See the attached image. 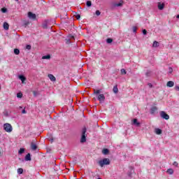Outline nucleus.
Here are the masks:
<instances>
[{"instance_id":"f257e3e1","label":"nucleus","mask_w":179,"mask_h":179,"mask_svg":"<svg viewBox=\"0 0 179 179\" xmlns=\"http://www.w3.org/2000/svg\"><path fill=\"white\" fill-rule=\"evenodd\" d=\"M110 163V159L108 158H104L98 162V164H99L101 167H103L104 166H108Z\"/></svg>"},{"instance_id":"f03ea898","label":"nucleus","mask_w":179,"mask_h":179,"mask_svg":"<svg viewBox=\"0 0 179 179\" xmlns=\"http://www.w3.org/2000/svg\"><path fill=\"white\" fill-rule=\"evenodd\" d=\"M87 129L86 127L83 128L82 129V135H81V138H80V143H85L86 142V131Z\"/></svg>"},{"instance_id":"7ed1b4c3","label":"nucleus","mask_w":179,"mask_h":179,"mask_svg":"<svg viewBox=\"0 0 179 179\" xmlns=\"http://www.w3.org/2000/svg\"><path fill=\"white\" fill-rule=\"evenodd\" d=\"M3 129L6 131V132H12L13 128L12 127V125L9 123H5L3 124Z\"/></svg>"},{"instance_id":"20e7f679","label":"nucleus","mask_w":179,"mask_h":179,"mask_svg":"<svg viewBox=\"0 0 179 179\" xmlns=\"http://www.w3.org/2000/svg\"><path fill=\"white\" fill-rule=\"evenodd\" d=\"M159 115L161 118H163V120H170V115H169V114H166L164 110L159 112Z\"/></svg>"},{"instance_id":"39448f33","label":"nucleus","mask_w":179,"mask_h":179,"mask_svg":"<svg viewBox=\"0 0 179 179\" xmlns=\"http://www.w3.org/2000/svg\"><path fill=\"white\" fill-rule=\"evenodd\" d=\"M97 99H98L99 101H100V103H104V101L106 100V96H104V94H100L98 95Z\"/></svg>"},{"instance_id":"423d86ee","label":"nucleus","mask_w":179,"mask_h":179,"mask_svg":"<svg viewBox=\"0 0 179 179\" xmlns=\"http://www.w3.org/2000/svg\"><path fill=\"white\" fill-rule=\"evenodd\" d=\"M37 145H36V140H33L31 143V150L36 151L37 150Z\"/></svg>"},{"instance_id":"0eeeda50","label":"nucleus","mask_w":179,"mask_h":179,"mask_svg":"<svg viewBox=\"0 0 179 179\" xmlns=\"http://www.w3.org/2000/svg\"><path fill=\"white\" fill-rule=\"evenodd\" d=\"M28 17L29 19H32V20H36L37 16L36 15V14L31 13V12H29L28 13Z\"/></svg>"},{"instance_id":"6e6552de","label":"nucleus","mask_w":179,"mask_h":179,"mask_svg":"<svg viewBox=\"0 0 179 179\" xmlns=\"http://www.w3.org/2000/svg\"><path fill=\"white\" fill-rule=\"evenodd\" d=\"M135 173V171L134 170V167L130 166L129 167V171L128 172V176L130 177V178H132V175Z\"/></svg>"},{"instance_id":"1a4fd4ad","label":"nucleus","mask_w":179,"mask_h":179,"mask_svg":"<svg viewBox=\"0 0 179 179\" xmlns=\"http://www.w3.org/2000/svg\"><path fill=\"white\" fill-rule=\"evenodd\" d=\"M158 9L159 10H163L164 9V3L158 2L157 3Z\"/></svg>"},{"instance_id":"9d476101","label":"nucleus","mask_w":179,"mask_h":179,"mask_svg":"<svg viewBox=\"0 0 179 179\" xmlns=\"http://www.w3.org/2000/svg\"><path fill=\"white\" fill-rule=\"evenodd\" d=\"M43 29H48V20H45L42 24Z\"/></svg>"},{"instance_id":"9b49d317","label":"nucleus","mask_w":179,"mask_h":179,"mask_svg":"<svg viewBox=\"0 0 179 179\" xmlns=\"http://www.w3.org/2000/svg\"><path fill=\"white\" fill-rule=\"evenodd\" d=\"M133 125H136V127H141V122H138V119H134L132 122Z\"/></svg>"},{"instance_id":"f8f14e48","label":"nucleus","mask_w":179,"mask_h":179,"mask_svg":"<svg viewBox=\"0 0 179 179\" xmlns=\"http://www.w3.org/2000/svg\"><path fill=\"white\" fill-rule=\"evenodd\" d=\"M158 108L157 106H152L150 108V114L153 115L155 114V113H156V111H157Z\"/></svg>"},{"instance_id":"ddd939ff","label":"nucleus","mask_w":179,"mask_h":179,"mask_svg":"<svg viewBox=\"0 0 179 179\" xmlns=\"http://www.w3.org/2000/svg\"><path fill=\"white\" fill-rule=\"evenodd\" d=\"M25 161L26 162H31V155H30V153H28L26 156H25Z\"/></svg>"},{"instance_id":"4468645a","label":"nucleus","mask_w":179,"mask_h":179,"mask_svg":"<svg viewBox=\"0 0 179 179\" xmlns=\"http://www.w3.org/2000/svg\"><path fill=\"white\" fill-rule=\"evenodd\" d=\"M48 78L49 79H50V80H52V82H55V80H57V78H55V76H54V75L52 74H48Z\"/></svg>"},{"instance_id":"2eb2a0df","label":"nucleus","mask_w":179,"mask_h":179,"mask_svg":"<svg viewBox=\"0 0 179 179\" xmlns=\"http://www.w3.org/2000/svg\"><path fill=\"white\" fill-rule=\"evenodd\" d=\"M155 132L157 135H162V134L163 133V131L160 129H155Z\"/></svg>"},{"instance_id":"dca6fc26","label":"nucleus","mask_w":179,"mask_h":179,"mask_svg":"<svg viewBox=\"0 0 179 179\" xmlns=\"http://www.w3.org/2000/svg\"><path fill=\"white\" fill-rule=\"evenodd\" d=\"M19 79L21 80L22 83H24V81L26 80V77H24V76L23 75H20L18 76Z\"/></svg>"},{"instance_id":"f3484780","label":"nucleus","mask_w":179,"mask_h":179,"mask_svg":"<svg viewBox=\"0 0 179 179\" xmlns=\"http://www.w3.org/2000/svg\"><path fill=\"white\" fill-rule=\"evenodd\" d=\"M113 93H115V94H117V93H118V85H115L113 88Z\"/></svg>"},{"instance_id":"a211bd4d","label":"nucleus","mask_w":179,"mask_h":179,"mask_svg":"<svg viewBox=\"0 0 179 179\" xmlns=\"http://www.w3.org/2000/svg\"><path fill=\"white\" fill-rule=\"evenodd\" d=\"M3 27L4 30H9V24L8 22H4Z\"/></svg>"},{"instance_id":"6ab92c4d","label":"nucleus","mask_w":179,"mask_h":179,"mask_svg":"<svg viewBox=\"0 0 179 179\" xmlns=\"http://www.w3.org/2000/svg\"><path fill=\"white\" fill-rule=\"evenodd\" d=\"M166 86L168 87H173V86H174V82L173 81H169L167 83H166Z\"/></svg>"},{"instance_id":"aec40b11","label":"nucleus","mask_w":179,"mask_h":179,"mask_svg":"<svg viewBox=\"0 0 179 179\" xmlns=\"http://www.w3.org/2000/svg\"><path fill=\"white\" fill-rule=\"evenodd\" d=\"M109 152H110V150H108V149H107V148H104L102 150L103 155H108Z\"/></svg>"},{"instance_id":"412c9836","label":"nucleus","mask_w":179,"mask_h":179,"mask_svg":"<svg viewBox=\"0 0 179 179\" xmlns=\"http://www.w3.org/2000/svg\"><path fill=\"white\" fill-rule=\"evenodd\" d=\"M51 59V55H47L42 57V59Z\"/></svg>"},{"instance_id":"4be33fe9","label":"nucleus","mask_w":179,"mask_h":179,"mask_svg":"<svg viewBox=\"0 0 179 179\" xmlns=\"http://www.w3.org/2000/svg\"><path fill=\"white\" fill-rule=\"evenodd\" d=\"M159 42H157L156 41L153 42L152 47H154V48L159 47Z\"/></svg>"},{"instance_id":"5701e85b","label":"nucleus","mask_w":179,"mask_h":179,"mask_svg":"<svg viewBox=\"0 0 179 179\" xmlns=\"http://www.w3.org/2000/svg\"><path fill=\"white\" fill-rule=\"evenodd\" d=\"M166 172L170 175L174 174V170L173 169H169Z\"/></svg>"},{"instance_id":"b1692460","label":"nucleus","mask_w":179,"mask_h":179,"mask_svg":"<svg viewBox=\"0 0 179 179\" xmlns=\"http://www.w3.org/2000/svg\"><path fill=\"white\" fill-rule=\"evenodd\" d=\"M14 54H15V55H19L20 54V50L17 48L14 49Z\"/></svg>"},{"instance_id":"393cba45","label":"nucleus","mask_w":179,"mask_h":179,"mask_svg":"<svg viewBox=\"0 0 179 179\" xmlns=\"http://www.w3.org/2000/svg\"><path fill=\"white\" fill-rule=\"evenodd\" d=\"M106 43H107V44H111V43H113V38H108L106 39Z\"/></svg>"},{"instance_id":"a878e982","label":"nucleus","mask_w":179,"mask_h":179,"mask_svg":"<svg viewBox=\"0 0 179 179\" xmlns=\"http://www.w3.org/2000/svg\"><path fill=\"white\" fill-rule=\"evenodd\" d=\"M17 99H22V97H23V94L22 92L17 93Z\"/></svg>"},{"instance_id":"bb28decb","label":"nucleus","mask_w":179,"mask_h":179,"mask_svg":"<svg viewBox=\"0 0 179 179\" xmlns=\"http://www.w3.org/2000/svg\"><path fill=\"white\" fill-rule=\"evenodd\" d=\"M19 155H23L24 153V148H20L18 151Z\"/></svg>"},{"instance_id":"cd10ccee","label":"nucleus","mask_w":179,"mask_h":179,"mask_svg":"<svg viewBox=\"0 0 179 179\" xmlns=\"http://www.w3.org/2000/svg\"><path fill=\"white\" fill-rule=\"evenodd\" d=\"M118 6H122V3H114L113 7H118Z\"/></svg>"},{"instance_id":"c85d7f7f","label":"nucleus","mask_w":179,"mask_h":179,"mask_svg":"<svg viewBox=\"0 0 179 179\" xmlns=\"http://www.w3.org/2000/svg\"><path fill=\"white\" fill-rule=\"evenodd\" d=\"M120 72H121L122 75H127V71L125 69H122L120 70Z\"/></svg>"},{"instance_id":"c756f323","label":"nucleus","mask_w":179,"mask_h":179,"mask_svg":"<svg viewBox=\"0 0 179 179\" xmlns=\"http://www.w3.org/2000/svg\"><path fill=\"white\" fill-rule=\"evenodd\" d=\"M86 5L88 8H90V6H92V1H87L86 2Z\"/></svg>"},{"instance_id":"7c9ffc66","label":"nucleus","mask_w":179,"mask_h":179,"mask_svg":"<svg viewBox=\"0 0 179 179\" xmlns=\"http://www.w3.org/2000/svg\"><path fill=\"white\" fill-rule=\"evenodd\" d=\"M1 10L2 13H6V12H8V9L6 8H2Z\"/></svg>"},{"instance_id":"2f4dec72","label":"nucleus","mask_w":179,"mask_h":179,"mask_svg":"<svg viewBox=\"0 0 179 179\" xmlns=\"http://www.w3.org/2000/svg\"><path fill=\"white\" fill-rule=\"evenodd\" d=\"M17 173L19 174H23V169H22V168L18 169H17Z\"/></svg>"},{"instance_id":"473e14b6","label":"nucleus","mask_w":179,"mask_h":179,"mask_svg":"<svg viewBox=\"0 0 179 179\" xmlns=\"http://www.w3.org/2000/svg\"><path fill=\"white\" fill-rule=\"evenodd\" d=\"M150 75H152V71H147V72L145 73V76H150Z\"/></svg>"},{"instance_id":"72a5a7b5","label":"nucleus","mask_w":179,"mask_h":179,"mask_svg":"<svg viewBox=\"0 0 179 179\" xmlns=\"http://www.w3.org/2000/svg\"><path fill=\"white\" fill-rule=\"evenodd\" d=\"M94 94H100V90H94Z\"/></svg>"},{"instance_id":"f704fd0d","label":"nucleus","mask_w":179,"mask_h":179,"mask_svg":"<svg viewBox=\"0 0 179 179\" xmlns=\"http://www.w3.org/2000/svg\"><path fill=\"white\" fill-rule=\"evenodd\" d=\"M69 38H70V40H71V39H72V40H75V36H73V35H71V34H70V35L69 36Z\"/></svg>"},{"instance_id":"c9c22d12","label":"nucleus","mask_w":179,"mask_h":179,"mask_svg":"<svg viewBox=\"0 0 179 179\" xmlns=\"http://www.w3.org/2000/svg\"><path fill=\"white\" fill-rule=\"evenodd\" d=\"M66 44H70L71 43V38H66Z\"/></svg>"},{"instance_id":"e433bc0d","label":"nucleus","mask_w":179,"mask_h":179,"mask_svg":"<svg viewBox=\"0 0 179 179\" xmlns=\"http://www.w3.org/2000/svg\"><path fill=\"white\" fill-rule=\"evenodd\" d=\"M101 12H100V10H97L96 11V16H100V15H101Z\"/></svg>"},{"instance_id":"4c0bfd02","label":"nucleus","mask_w":179,"mask_h":179,"mask_svg":"<svg viewBox=\"0 0 179 179\" xmlns=\"http://www.w3.org/2000/svg\"><path fill=\"white\" fill-rule=\"evenodd\" d=\"M26 49H27V50H31V45H26Z\"/></svg>"},{"instance_id":"58836bf2","label":"nucleus","mask_w":179,"mask_h":179,"mask_svg":"<svg viewBox=\"0 0 179 179\" xmlns=\"http://www.w3.org/2000/svg\"><path fill=\"white\" fill-rule=\"evenodd\" d=\"M143 34H144V36H146L148 34V31H146V29H143Z\"/></svg>"},{"instance_id":"ea45409f","label":"nucleus","mask_w":179,"mask_h":179,"mask_svg":"<svg viewBox=\"0 0 179 179\" xmlns=\"http://www.w3.org/2000/svg\"><path fill=\"white\" fill-rule=\"evenodd\" d=\"M169 73H173V68H171V67L169 68Z\"/></svg>"},{"instance_id":"a19ab883","label":"nucleus","mask_w":179,"mask_h":179,"mask_svg":"<svg viewBox=\"0 0 179 179\" xmlns=\"http://www.w3.org/2000/svg\"><path fill=\"white\" fill-rule=\"evenodd\" d=\"M32 93H33L34 97H37V92L36 91H33Z\"/></svg>"},{"instance_id":"79ce46f5","label":"nucleus","mask_w":179,"mask_h":179,"mask_svg":"<svg viewBox=\"0 0 179 179\" xmlns=\"http://www.w3.org/2000/svg\"><path fill=\"white\" fill-rule=\"evenodd\" d=\"M76 17L77 20H79V19H80V14H77V15H76Z\"/></svg>"},{"instance_id":"37998d69","label":"nucleus","mask_w":179,"mask_h":179,"mask_svg":"<svg viewBox=\"0 0 179 179\" xmlns=\"http://www.w3.org/2000/svg\"><path fill=\"white\" fill-rule=\"evenodd\" d=\"M173 166H176V167L178 166V163L177 162H174Z\"/></svg>"},{"instance_id":"c03bdc74","label":"nucleus","mask_w":179,"mask_h":179,"mask_svg":"<svg viewBox=\"0 0 179 179\" xmlns=\"http://www.w3.org/2000/svg\"><path fill=\"white\" fill-rule=\"evenodd\" d=\"M133 33H136V27H133Z\"/></svg>"},{"instance_id":"a18cd8bd","label":"nucleus","mask_w":179,"mask_h":179,"mask_svg":"<svg viewBox=\"0 0 179 179\" xmlns=\"http://www.w3.org/2000/svg\"><path fill=\"white\" fill-rule=\"evenodd\" d=\"M26 113H27V112H26V110H25V109H23V110H22V114H26Z\"/></svg>"},{"instance_id":"49530a36","label":"nucleus","mask_w":179,"mask_h":179,"mask_svg":"<svg viewBox=\"0 0 179 179\" xmlns=\"http://www.w3.org/2000/svg\"><path fill=\"white\" fill-rule=\"evenodd\" d=\"M148 86L149 87H153V85H152V83H148Z\"/></svg>"},{"instance_id":"de8ad7c7","label":"nucleus","mask_w":179,"mask_h":179,"mask_svg":"<svg viewBox=\"0 0 179 179\" xmlns=\"http://www.w3.org/2000/svg\"><path fill=\"white\" fill-rule=\"evenodd\" d=\"M175 90H178V92H179V87L178 86L175 87Z\"/></svg>"},{"instance_id":"09e8293b","label":"nucleus","mask_w":179,"mask_h":179,"mask_svg":"<svg viewBox=\"0 0 179 179\" xmlns=\"http://www.w3.org/2000/svg\"><path fill=\"white\" fill-rule=\"evenodd\" d=\"M50 142H51V143H52V142H54V138H50Z\"/></svg>"},{"instance_id":"8fccbe9b","label":"nucleus","mask_w":179,"mask_h":179,"mask_svg":"<svg viewBox=\"0 0 179 179\" xmlns=\"http://www.w3.org/2000/svg\"><path fill=\"white\" fill-rule=\"evenodd\" d=\"M28 24H29V22H25V23H24L25 27H26V26H27Z\"/></svg>"},{"instance_id":"3c124183","label":"nucleus","mask_w":179,"mask_h":179,"mask_svg":"<svg viewBox=\"0 0 179 179\" xmlns=\"http://www.w3.org/2000/svg\"><path fill=\"white\" fill-rule=\"evenodd\" d=\"M177 19H179V15H176Z\"/></svg>"},{"instance_id":"603ef678","label":"nucleus","mask_w":179,"mask_h":179,"mask_svg":"<svg viewBox=\"0 0 179 179\" xmlns=\"http://www.w3.org/2000/svg\"><path fill=\"white\" fill-rule=\"evenodd\" d=\"M16 2H19V0H15Z\"/></svg>"},{"instance_id":"864d4df0","label":"nucleus","mask_w":179,"mask_h":179,"mask_svg":"<svg viewBox=\"0 0 179 179\" xmlns=\"http://www.w3.org/2000/svg\"><path fill=\"white\" fill-rule=\"evenodd\" d=\"M0 155H1V152H0Z\"/></svg>"}]
</instances>
